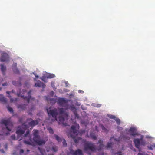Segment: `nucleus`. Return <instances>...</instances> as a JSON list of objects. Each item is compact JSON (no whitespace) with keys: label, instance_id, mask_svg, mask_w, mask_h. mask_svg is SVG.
Listing matches in <instances>:
<instances>
[{"label":"nucleus","instance_id":"obj_1","mask_svg":"<svg viewBox=\"0 0 155 155\" xmlns=\"http://www.w3.org/2000/svg\"><path fill=\"white\" fill-rule=\"evenodd\" d=\"M46 100L52 105L56 102L60 106L64 107L65 110L63 108H58V109H52L51 107L47 109V111L48 114L49 119L52 121L57 120V116L59 115V120L61 122H63L65 120L68 119V113L67 111L68 109H69L74 113L76 117H78V115L76 113V109L73 105H69L68 102L70 100L64 98H58V99L53 98H49L48 97H46Z\"/></svg>","mask_w":155,"mask_h":155},{"label":"nucleus","instance_id":"obj_2","mask_svg":"<svg viewBox=\"0 0 155 155\" xmlns=\"http://www.w3.org/2000/svg\"><path fill=\"white\" fill-rule=\"evenodd\" d=\"M130 134V136L133 137L136 136H140V138H137L135 139L134 140L136 147L139 149L140 146V145H144L146 143L145 140L143 139L144 136L143 135H140L137 131L136 128L134 127H132L129 129L126 128L124 131V133H121L120 137L117 139L114 138V137H111L110 140V142L107 143L106 147L107 149H109L112 147V145L114 143H117V144L120 141H126L127 140H129L130 137L127 136V135Z\"/></svg>","mask_w":155,"mask_h":155},{"label":"nucleus","instance_id":"obj_3","mask_svg":"<svg viewBox=\"0 0 155 155\" xmlns=\"http://www.w3.org/2000/svg\"><path fill=\"white\" fill-rule=\"evenodd\" d=\"M30 120L31 121L28 122V125H27V123H25L23 124L21 127H18L16 133L18 135L17 139L19 140H21L23 137H26L28 135L29 133L28 130L27 131L25 134L24 135L23 134L25 132V130L29 127V125L33 127L38 124V122L37 120H32L31 119Z\"/></svg>","mask_w":155,"mask_h":155},{"label":"nucleus","instance_id":"obj_4","mask_svg":"<svg viewBox=\"0 0 155 155\" xmlns=\"http://www.w3.org/2000/svg\"><path fill=\"white\" fill-rule=\"evenodd\" d=\"M83 142L84 143V151L89 154H91V152H94L96 150L99 151L102 150L104 147L103 144V141L101 139H100L97 143V144L98 145L97 147H96L94 143L86 141L85 140H83Z\"/></svg>","mask_w":155,"mask_h":155},{"label":"nucleus","instance_id":"obj_5","mask_svg":"<svg viewBox=\"0 0 155 155\" xmlns=\"http://www.w3.org/2000/svg\"><path fill=\"white\" fill-rule=\"evenodd\" d=\"M79 126L78 124L76 123L74 124L71 127L69 134V137L72 138L73 140L76 143H78L81 140V139L80 137L76 138L78 135V129H79Z\"/></svg>","mask_w":155,"mask_h":155},{"label":"nucleus","instance_id":"obj_6","mask_svg":"<svg viewBox=\"0 0 155 155\" xmlns=\"http://www.w3.org/2000/svg\"><path fill=\"white\" fill-rule=\"evenodd\" d=\"M34 137L33 140H32L31 137H29V141L25 140L24 142L25 144L29 145H32L34 143H36L39 145H41L45 143V141L43 140L40 139V137L38 136V131L37 130H34L33 131Z\"/></svg>","mask_w":155,"mask_h":155},{"label":"nucleus","instance_id":"obj_7","mask_svg":"<svg viewBox=\"0 0 155 155\" xmlns=\"http://www.w3.org/2000/svg\"><path fill=\"white\" fill-rule=\"evenodd\" d=\"M31 90L27 92L26 90L24 89L21 92V90H19V91L17 92V95L18 96L23 98L27 103H29L31 101L34 100V98L31 96Z\"/></svg>","mask_w":155,"mask_h":155},{"label":"nucleus","instance_id":"obj_8","mask_svg":"<svg viewBox=\"0 0 155 155\" xmlns=\"http://www.w3.org/2000/svg\"><path fill=\"white\" fill-rule=\"evenodd\" d=\"M2 123L4 124L7 130L9 131H11V129L13 126L12 123L10 120H3L2 121Z\"/></svg>","mask_w":155,"mask_h":155},{"label":"nucleus","instance_id":"obj_9","mask_svg":"<svg viewBox=\"0 0 155 155\" xmlns=\"http://www.w3.org/2000/svg\"><path fill=\"white\" fill-rule=\"evenodd\" d=\"M9 60V57L8 55L6 53L2 52L1 54V56L0 58L1 62H8Z\"/></svg>","mask_w":155,"mask_h":155},{"label":"nucleus","instance_id":"obj_10","mask_svg":"<svg viewBox=\"0 0 155 155\" xmlns=\"http://www.w3.org/2000/svg\"><path fill=\"white\" fill-rule=\"evenodd\" d=\"M35 81L34 86L35 87H41L43 88H44L45 87V84L42 83L40 81H37L36 78L34 79Z\"/></svg>","mask_w":155,"mask_h":155},{"label":"nucleus","instance_id":"obj_11","mask_svg":"<svg viewBox=\"0 0 155 155\" xmlns=\"http://www.w3.org/2000/svg\"><path fill=\"white\" fill-rule=\"evenodd\" d=\"M54 137L58 142H61L63 141L62 143L64 147H66L67 146V143L65 140L64 139L59 137L57 135H54Z\"/></svg>","mask_w":155,"mask_h":155},{"label":"nucleus","instance_id":"obj_12","mask_svg":"<svg viewBox=\"0 0 155 155\" xmlns=\"http://www.w3.org/2000/svg\"><path fill=\"white\" fill-rule=\"evenodd\" d=\"M70 153L73 155H83V152L81 150L78 149L76 151H74L72 148L71 147L69 148Z\"/></svg>","mask_w":155,"mask_h":155},{"label":"nucleus","instance_id":"obj_13","mask_svg":"<svg viewBox=\"0 0 155 155\" xmlns=\"http://www.w3.org/2000/svg\"><path fill=\"white\" fill-rule=\"evenodd\" d=\"M21 78H19V81H12V84L15 86L19 87L21 85V83L20 82L21 81Z\"/></svg>","mask_w":155,"mask_h":155},{"label":"nucleus","instance_id":"obj_14","mask_svg":"<svg viewBox=\"0 0 155 155\" xmlns=\"http://www.w3.org/2000/svg\"><path fill=\"white\" fill-rule=\"evenodd\" d=\"M1 70L2 73L3 75H5V72L6 71V67L4 64H0Z\"/></svg>","mask_w":155,"mask_h":155},{"label":"nucleus","instance_id":"obj_15","mask_svg":"<svg viewBox=\"0 0 155 155\" xmlns=\"http://www.w3.org/2000/svg\"><path fill=\"white\" fill-rule=\"evenodd\" d=\"M25 104H21L20 105H18L17 106V107L18 108L20 109L21 110H24L25 108Z\"/></svg>","mask_w":155,"mask_h":155},{"label":"nucleus","instance_id":"obj_16","mask_svg":"<svg viewBox=\"0 0 155 155\" xmlns=\"http://www.w3.org/2000/svg\"><path fill=\"white\" fill-rule=\"evenodd\" d=\"M0 101L4 103H6L7 101L6 98L1 94H0Z\"/></svg>","mask_w":155,"mask_h":155},{"label":"nucleus","instance_id":"obj_17","mask_svg":"<svg viewBox=\"0 0 155 155\" xmlns=\"http://www.w3.org/2000/svg\"><path fill=\"white\" fill-rule=\"evenodd\" d=\"M46 77L47 78H54L55 75L53 74H48L46 75Z\"/></svg>","mask_w":155,"mask_h":155},{"label":"nucleus","instance_id":"obj_18","mask_svg":"<svg viewBox=\"0 0 155 155\" xmlns=\"http://www.w3.org/2000/svg\"><path fill=\"white\" fill-rule=\"evenodd\" d=\"M12 69L14 73L17 74H19V71L17 67L15 68H13Z\"/></svg>","mask_w":155,"mask_h":155},{"label":"nucleus","instance_id":"obj_19","mask_svg":"<svg viewBox=\"0 0 155 155\" xmlns=\"http://www.w3.org/2000/svg\"><path fill=\"white\" fill-rule=\"evenodd\" d=\"M8 97L10 98V102H13V101H18V99L17 98H11V96L9 95Z\"/></svg>","mask_w":155,"mask_h":155},{"label":"nucleus","instance_id":"obj_20","mask_svg":"<svg viewBox=\"0 0 155 155\" xmlns=\"http://www.w3.org/2000/svg\"><path fill=\"white\" fill-rule=\"evenodd\" d=\"M114 120L116 121L117 124L118 125H119L120 123V119L118 118H116V117Z\"/></svg>","mask_w":155,"mask_h":155},{"label":"nucleus","instance_id":"obj_21","mask_svg":"<svg viewBox=\"0 0 155 155\" xmlns=\"http://www.w3.org/2000/svg\"><path fill=\"white\" fill-rule=\"evenodd\" d=\"M90 136L94 140H96V137L94 133H90Z\"/></svg>","mask_w":155,"mask_h":155},{"label":"nucleus","instance_id":"obj_22","mask_svg":"<svg viewBox=\"0 0 155 155\" xmlns=\"http://www.w3.org/2000/svg\"><path fill=\"white\" fill-rule=\"evenodd\" d=\"M107 116L108 117L110 118V119H114V120L116 117L114 115H111L110 114H108L107 115Z\"/></svg>","mask_w":155,"mask_h":155},{"label":"nucleus","instance_id":"obj_23","mask_svg":"<svg viewBox=\"0 0 155 155\" xmlns=\"http://www.w3.org/2000/svg\"><path fill=\"white\" fill-rule=\"evenodd\" d=\"M101 128L102 130L105 133H107L108 132V130L106 129L105 127L103 125H101Z\"/></svg>","mask_w":155,"mask_h":155},{"label":"nucleus","instance_id":"obj_24","mask_svg":"<svg viewBox=\"0 0 155 155\" xmlns=\"http://www.w3.org/2000/svg\"><path fill=\"white\" fill-rule=\"evenodd\" d=\"M92 106L97 107H99L101 106V104H92Z\"/></svg>","mask_w":155,"mask_h":155},{"label":"nucleus","instance_id":"obj_25","mask_svg":"<svg viewBox=\"0 0 155 155\" xmlns=\"http://www.w3.org/2000/svg\"><path fill=\"white\" fill-rule=\"evenodd\" d=\"M7 107L8 109V110L11 113H12L13 112V109L9 107V106H7Z\"/></svg>","mask_w":155,"mask_h":155},{"label":"nucleus","instance_id":"obj_26","mask_svg":"<svg viewBox=\"0 0 155 155\" xmlns=\"http://www.w3.org/2000/svg\"><path fill=\"white\" fill-rule=\"evenodd\" d=\"M52 150L56 152L58 150V147L53 146L52 147Z\"/></svg>","mask_w":155,"mask_h":155},{"label":"nucleus","instance_id":"obj_27","mask_svg":"<svg viewBox=\"0 0 155 155\" xmlns=\"http://www.w3.org/2000/svg\"><path fill=\"white\" fill-rule=\"evenodd\" d=\"M122 129L123 128L122 127L118 126H117V130L118 131L120 132L121 130H122Z\"/></svg>","mask_w":155,"mask_h":155},{"label":"nucleus","instance_id":"obj_28","mask_svg":"<svg viewBox=\"0 0 155 155\" xmlns=\"http://www.w3.org/2000/svg\"><path fill=\"white\" fill-rule=\"evenodd\" d=\"M51 86L54 89H56V88L54 86V82H52L51 83Z\"/></svg>","mask_w":155,"mask_h":155},{"label":"nucleus","instance_id":"obj_29","mask_svg":"<svg viewBox=\"0 0 155 155\" xmlns=\"http://www.w3.org/2000/svg\"><path fill=\"white\" fill-rule=\"evenodd\" d=\"M48 130L49 132L51 134H53V129L52 128H49L48 129Z\"/></svg>","mask_w":155,"mask_h":155},{"label":"nucleus","instance_id":"obj_30","mask_svg":"<svg viewBox=\"0 0 155 155\" xmlns=\"http://www.w3.org/2000/svg\"><path fill=\"white\" fill-rule=\"evenodd\" d=\"M11 92L12 93H15V91L14 90H12L11 91H7L6 92V93L7 94H9Z\"/></svg>","mask_w":155,"mask_h":155},{"label":"nucleus","instance_id":"obj_31","mask_svg":"<svg viewBox=\"0 0 155 155\" xmlns=\"http://www.w3.org/2000/svg\"><path fill=\"white\" fill-rule=\"evenodd\" d=\"M17 65V64L16 63H14L12 66V68H16Z\"/></svg>","mask_w":155,"mask_h":155},{"label":"nucleus","instance_id":"obj_32","mask_svg":"<svg viewBox=\"0 0 155 155\" xmlns=\"http://www.w3.org/2000/svg\"><path fill=\"white\" fill-rule=\"evenodd\" d=\"M46 78H47L46 76L42 77L41 78H40V79H41L43 81H45V79H46Z\"/></svg>","mask_w":155,"mask_h":155},{"label":"nucleus","instance_id":"obj_33","mask_svg":"<svg viewBox=\"0 0 155 155\" xmlns=\"http://www.w3.org/2000/svg\"><path fill=\"white\" fill-rule=\"evenodd\" d=\"M33 73L35 75V77L36 78H38V76L37 75V74L35 72H34Z\"/></svg>","mask_w":155,"mask_h":155},{"label":"nucleus","instance_id":"obj_34","mask_svg":"<svg viewBox=\"0 0 155 155\" xmlns=\"http://www.w3.org/2000/svg\"><path fill=\"white\" fill-rule=\"evenodd\" d=\"M8 83L7 82H5L4 83H2V85L3 86H8Z\"/></svg>","mask_w":155,"mask_h":155},{"label":"nucleus","instance_id":"obj_35","mask_svg":"<svg viewBox=\"0 0 155 155\" xmlns=\"http://www.w3.org/2000/svg\"><path fill=\"white\" fill-rule=\"evenodd\" d=\"M147 147L150 150H152L153 148V147H152V145H151L150 146H148Z\"/></svg>","mask_w":155,"mask_h":155},{"label":"nucleus","instance_id":"obj_36","mask_svg":"<svg viewBox=\"0 0 155 155\" xmlns=\"http://www.w3.org/2000/svg\"><path fill=\"white\" fill-rule=\"evenodd\" d=\"M81 108L83 110H85L86 109V108L85 106H83V105H82L81 106Z\"/></svg>","mask_w":155,"mask_h":155},{"label":"nucleus","instance_id":"obj_37","mask_svg":"<svg viewBox=\"0 0 155 155\" xmlns=\"http://www.w3.org/2000/svg\"><path fill=\"white\" fill-rule=\"evenodd\" d=\"M64 83H65V87H67L69 85V83H68V82L67 81H65V82H64Z\"/></svg>","mask_w":155,"mask_h":155},{"label":"nucleus","instance_id":"obj_38","mask_svg":"<svg viewBox=\"0 0 155 155\" xmlns=\"http://www.w3.org/2000/svg\"><path fill=\"white\" fill-rule=\"evenodd\" d=\"M11 138L13 140H15V136L14 135H12L11 136Z\"/></svg>","mask_w":155,"mask_h":155},{"label":"nucleus","instance_id":"obj_39","mask_svg":"<svg viewBox=\"0 0 155 155\" xmlns=\"http://www.w3.org/2000/svg\"><path fill=\"white\" fill-rule=\"evenodd\" d=\"M75 104L76 106H80L81 105V104L80 103L76 102L75 103Z\"/></svg>","mask_w":155,"mask_h":155},{"label":"nucleus","instance_id":"obj_40","mask_svg":"<svg viewBox=\"0 0 155 155\" xmlns=\"http://www.w3.org/2000/svg\"><path fill=\"white\" fill-rule=\"evenodd\" d=\"M115 155H123L122 154L121 152H119L116 153L115 154Z\"/></svg>","mask_w":155,"mask_h":155},{"label":"nucleus","instance_id":"obj_41","mask_svg":"<svg viewBox=\"0 0 155 155\" xmlns=\"http://www.w3.org/2000/svg\"><path fill=\"white\" fill-rule=\"evenodd\" d=\"M78 92L79 93L83 94L84 92L83 91L81 90H79L78 91Z\"/></svg>","mask_w":155,"mask_h":155},{"label":"nucleus","instance_id":"obj_42","mask_svg":"<svg viewBox=\"0 0 155 155\" xmlns=\"http://www.w3.org/2000/svg\"><path fill=\"white\" fill-rule=\"evenodd\" d=\"M0 151L2 153H5V152L3 149H0Z\"/></svg>","mask_w":155,"mask_h":155},{"label":"nucleus","instance_id":"obj_43","mask_svg":"<svg viewBox=\"0 0 155 155\" xmlns=\"http://www.w3.org/2000/svg\"><path fill=\"white\" fill-rule=\"evenodd\" d=\"M54 92L53 91H51L50 92V95L51 96H53L54 95Z\"/></svg>","mask_w":155,"mask_h":155},{"label":"nucleus","instance_id":"obj_44","mask_svg":"<svg viewBox=\"0 0 155 155\" xmlns=\"http://www.w3.org/2000/svg\"><path fill=\"white\" fill-rule=\"evenodd\" d=\"M24 152V150L23 149H21L20 150V154H21L23 153Z\"/></svg>","mask_w":155,"mask_h":155},{"label":"nucleus","instance_id":"obj_45","mask_svg":"<svg viewBox=\"0 0 155 155\" xmlns=\"http://www.w3.org/2000/svg\"><path fill=\"white\" fill-rule=\"evenodd\" d=\"M146 138H152V137L149 135H147L146 136Z\"/></svg>","mask_w":155,"mask_h":155},{"label":"nucleus","instance_id":"obj_46","mask_svg":"<svg viewBox=\"0 0 155 155\" xmlns=\"http://www.w3.org/2000/svg\"><path fill=\"white\" fill-rule=\"evenodd\" d=\"M64 91H65V92H69V90H68V89H67L64 88Z\"/></svg>","mask_w":155,"mask_h":155},{"label":"nucleus","instance_id":"obj_47","mask_svg":"<svg viewBox=\"0 0 155 155\" xmlns=\"http://www.w3.org/2000/svg\"><path fill=\"white\" fill-rule=\"evenodd\" d=\"M137 155H145V154L144 153H138Z\"/></svg>","mask_w":155,"mask_h":155},{"label":"nucleus","instance_id":"obj_48","mask_svg":"<svg viewBox=\"0 0 155 155\" xmlns=\"http://www.w3.org/2000/svg\"><path fill=\"white\" fill-rule=\"evenodd\" d=\"M38 149L39 150V151H40V152L42 154H43V153H42V152L41 150V149H40V148H38Z\"/></svg>","mask_w":155,"mask_h":155},{"label":"nucleus","instance_id":"obj_49","mask_svg":"<svg viewBox=\"0 0 155 155\" xmlns=\"http://www.w3.org/2000/svg\"><path fill=\"white\" fill-rule=\"evenodd\" d=\"M104 155V153H103V152H102L101 153H100L99 154V155Z\"/></svg>","mask_w":155,"mask_h":155},{"label":"nucleus","instance_id":"obj_50","mask_svg":"<svg viewBox=\"0 0 155 155\" xmlns=\"http://www.w3.org/2000/svg\"><path fill=\"white\" fill-rule=\"evenodd\" d=\"M3 81V80L2 79H0V81L1 82H2Z\"/></svg>","mask_w":155,"mask_h":155},{"label":"nucleus","instance_id":"obj_51","mask_svg":"<svg viewBox=\"0 0 155 155\" xmlns=\"http://www.w3.org/2000/svg\"><path fill=\"white\" fill-rule=\"evenodd\" d=\"M5 148L6 149H7V145H5Z\"/></svg>","mask_w":155,"mask_h":155},{"label":"nucleus","instance_id":"obj_52","mask_svg":"<svg viewBox=\"0 0 155 155\" xmlns=\"http://www.w3.org/2000/svg\"><path fill=\"white\" fill-rule=\"evenodd\" d=\"M6 135H8V133H6Z\"/></svg>","mask_w":155,"mask_h":155},{"label":"nucleus","instance_id":"obj_53","mask_svg":"<svg viewBox=\"0 0 155 155\" xmlns=\"http://www.w3.org/2000/svg\"><path fill=\"white\" fill-rule=\"evenodd\" d=\"M2 89V88H0V90H1Z\"/></svg>","mask_w":155,"mask_h":155},{"label":"nucleus","instance_id":"obj_54","mask_svg":"<svg viewBox=\"0 0 155 155\" xmlns=\"http://www.w3.org/2000/svg\"><path fill=\"white\" fill-rule=\"evenodd\" d=\"M134 151H135V149H134Z\"/></svg>","mask_w":155,"mask_h":155}]
</instances>
